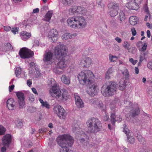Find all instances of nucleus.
Instances as JSON below:
<instances>
[{"mask_svg": "<svg viewBox=\"0 0 152 152\" xmlns=\"http://www.w3.org/2000/svg\"><path fill=\"white\" fill-rule=\"evenodd\" d=\"M31 25V22L30 21L28 20L27 23L26 27L28 28H29Z\"/></svg>", "mask_w": 152, "mask_h": 152, "instance_id": "obj_62", "label": "nucleus"}, {"mask_svg": "<svg viewBox=\"0 0 152 152\" xmlns=\"http://www.w3.org/2000/svg\"><path fill=\"white\" fill-rule=\"evenodd\" d=\"M147 67L149 69L152 70V62H149L147 64Z\"/></svg>", "mask_w": 152, "mask_h": 152, "instance_id": "obj_56", "label": "nucleus"}, {"mask_svg": "<svg viewBox=\"0 0 152 152\" xmlns=\"http://www.w3.org/2000/svg\"><path fill=\"white\" fill-rule=\"evenodd\" d=\"M147 45L146 43H145L143 45H142V48L141 49H139L140 51L144 52L147 49Z\"/></svg>", "mask_w": 152, "mask_h": 152, "instance_id": "obj_40", "label": "nucleus"}, {"mask_svg": "<svg viewBox=\"0 0 152 152\" xmlns=\"http://www.w3.org/2000/svg\"><path fill=\"white\" fill-rule=\"evenodd\" d=\"M65 2L67 3L68 5H70L73 2V0H65Z\"/></svg>", "mask_w": 152, "mask_h": 152, "instance_id": "obj_51", "label": "nucleus"}, {"mask_svg": "<svg viewBox=\"0 0 152 152\" xmlns=\"http://www.w3.org/2000/svg\"><path fill=\"white\" fill-rule=\"evenodd\" d=\"M58 32L56 29H53L51 30L49 33L48 35L50 38H51L53 41L56 40L57 36H58Z\"/></svg>", "mask_w": 152, "mask_h": 152, "instance_id": "obj_18", "label": "nucleus"}, {"mask_svg": "<svg viewBox=\"0 0 152 152\" xmlns=\"http://www.w3.org/2000/svg\"><path fill=\"white\" fill-rule=\"evenodd\" d=\"M31 90L35 94L38 95V93L36 89L34 88H31Z\"/></svg>", "mask_w": 152, "mask_h": 152, "instance_id": "obj_64", "label": "nucleus"}, {"mask_svg": "<svg viewBox=\"0 0 152 152\" xmlns=\"http://www.w3.org/2000/svg\"><path fill=\"white\" fill-rule=\"evenodd\" d=\"M126 84L123 80H121L119 83L118 88L120 90L123 91L126 87Z\"/></svg>", "mask_w": 152, "mask_h": 152, "instance_id": "obj_29", "label": "nucleus"}, {"mask_svg": "<svg viewBox=\"0 0 152 152\" xmlns=\"http://www.w3.org/2000/svg\"><path fill=\"white\" fill-rule=\"evenodd\" d=\"M19 28L17 27L12 28L11 30L12 31L14 34H15L16 33H18V31Z\"/></svg>", "mask_w": 152, "mask_h": 152, "instance_id": "obj_47", "label": "nucleus"}, {"mask_svg": "<svg viewBox=\"0 0 152 152\" xmlns=\"http://www.w3.org/2000/svg\"><path fill=\"white\" fill-rule=\"evenodd\" d=\"M109 118L108 115L107 114H105V115L103 116L102 119L104 121H106L108 120Z\"/></svg>", "mask_w": 152, "mask_h": 152, "instance_id": "obj_52", "label": "nucleus"}, {"mask_svg": "<svg viewBox=\"0 0 152 152\" xmlns=\"http://www.w3.org/2000/svg\"><path fill=\"white\" fill-rule=\"evenodd\" d=\"M95 101V104L97 105V106L99 107H102L103 104L102 102L98 101V100H94Z\"/></svg>", "mask_w": 152, "mask_h": 152, "instance_id": "obj_37", "label": "nucleus"}, {"mask_svg": "<svg viewBox=\"0 0 152 152\" xmlns=\"http://www.w3.org/2000/svg\"><path fill=\"white\" fill-rule=\"evenodd\" d=\"M89 88L87 90V93L92 96H94L96 94V86L93 83V81L91 83L86 85Z\"/></svg>", "mask_w": 152, "mask_h": 152, "instance_id": "obj_13", "label": "nucleus"}, {"mask_svg": "<svg viewBox=\"0 0 152 152\" xmlns=\"http://www.w3.org/2000/svg\"><path fill=\"white\" fill-rule=\"evenodd\" d=\"M72 36V35L70 34H65L62 36L61 38L62 39L64 40L71 38Z\"/></svg>", "mask_w": 152, "mask_h": 152, "instance_id": "obj_35", "label": "nucleus"}, {"mask_svg": "<svg viewBox=\"0 0 152 152\" xmlns=\"http://www.w3.org/2000/svg\"><path fill=\"white\" fill-rule=\"evenodd\" d=\"M114 72V69L113 67H111L109 68L108 70H107V73L109 75H111L113 74V73Z\"/></svg>", "mask_w": 152, "mask_h": 152, "instance_id": "obj_43", "label": "nucleus"}, {"mask_svg": "<svg viewBox=\"0 0 152 152\" xmlns=\"http://www.w3.org/2000/svg\"><path fill=\"white\" fill-rule=\"evenodd\" d=\"M123 132L126 134L128 141L131 144H133L135 142V138L133 133L130 132L126 124L124 125Z\"/></svg>", "mask_w": 152, "mask_h": 152, "instance_id": "obj_11", "label": "nucleus"}, {"mask_svg": "<svg viewBox=\"0 0 152 152\" xmlns=\"http://www.w3.org/2000/svg\"><path fill=\"white\" fill-rule=\"evenodd\" d=\"M118 10H110V11L108 12V14L111 17H114L118 14Z\"/></svg>", "mask_w": 152, "mask_h": 152, "instance_id": "obj_32", "label": "nucleus"}, {"mask_svg": "<svg viewBox=\"0 0 152 152\" xmlns=\"http://www.w3.org/2000/svg\"><path fill=\"white\" fill-rule=\"evenodd\" d=\"M94 75L89 70H86L81 72L78 74V79L80 84L84 85L89 84L92 82L94 79Z\"/></svg>", "mask_w": 152, "mask_h": 152, "instance_id": "obj_5", "label": "nucleus"}, {"mask_svg": "<svg viewBox=\"0 0 152 152\" xmlns=\"http://www.w3.org/2000/svg\"><path fill=\"white\" fill-rule=\"evenodd\" d=\"M16 96L18 99V103L19 108H23L25 107L24 96V94L21 91L16 92Z\"/></svg>", "mask_w": 152, "mask_h": 152, "instance_id": "obj_12", "label": "nucleus"}, {"mask_svg": "<svg viewBox=\"0 0 152 152\" xmlns=\"http://www.w3.org/2000/svg\"><path fill=\"white\" fill-rule=\"evenodd\" d=\"M138 5L134 2H131L127 3L126 7L128 9L131 10H137L138 8Z\"/></svg>", "mask_w": 152, "mask_h": 152, "instance_id": "obj_20", "label": "nucleus"}, {"mask_svg": "<svg viewBox=\"0 0 152 152\" xmlns=\"http://www.w3.org/2000/svg\"><path fill=\"white\" fill-rule=\"evenodd\" d=\"M74 98L75 99V104L78 108H82L84 107L83 103L80 97L77 94L74 95Z\"/></svg>", "mask_w": 152, "mask_h": 152, "instance_id": "obj_16", "label": "nucleus"}, {"mask_svg": "<svg viewBox=\"0 0 152 152\" xmlns=\"http://www.w3.org/2000/svg\"><path fill=\"white\" fill-rule=\"evenodd\" d=\"M21 69L19 67H17L16 68L15 73L16 77H18L21 74Z\"/></svg>", "mask_w": 152, "mask_h": 152, "instance_id": "obj_36", "label": "nucleus"}, {"mask_svg": "<svg viewBox=\"0 0 152 152\" xmlns=\"http://www.w3.org/2000/svg\"><path fill=\"white\" fill-rule=\"evenodd\" d=\"M115 39L118 43H121L122 41L121 39L118 37H117L115 38Z\"/></svg>", "mask_w": 152, "mask_h": 152, "instance_id": "obj_60", "label": "nucleus"}, {"mask_svg": "<svg viewBox=\"0 0 152 152\" xmlns=\"http://www.w3.org/2000/svg\"><path fill=\"white\" fill-rule=\"evenodd\" d=\"M48 144L49 146L52 149L53 148L54 146L55 145V143L53 142H52L51 143H48Z\"/></svg>", "mask_w": 152, "mask_h": 152, "instance_id": "obj_59", "label": "nucleus"}, {"mask_svg": "<svg viewBox=\"0 0 152 152\" xmlns=\"http://www.w3.org/2000/svg\"><path fill=\"white\" fill-rule=\"evenodd\" d=\"M28 20H25L23 21L22 22L25 28L26 27L27 23L28 21Z\"/></svg>", "mask_w": 152, "mask_h": 152, "instance_id": "obj_63", "label": "nucleus"}, {"mask_svg": "<svg viewBox=\"0 0 152 152\" xmlns=\"http://www.w3.org/2000/svg\"><path fill=\"white\" fill-rule=\"evenodd\" d=\"M72 129L74 132L77 134L80 133V130L79 126L78 125L75 124L74 126H73Z\"/></svg>", "mask_w": 152, "mask_h": 152, "instance_id": "obj_33", "label": "nucleus"}, {"mask_svg": "<svg viewBox=\"0 0 152 152\" xmlns=\"http://www.w3.org/2000/svg\"><path fill=\"white\" fill-rule=\"evenodd\" d=\"M116 83L114 82H108L103 85L102 87L101 92L105 97L113 95L116 91Z\"/></svg>", "mask_w": 152, "mask_h": 152, "instance_id": "obj_4", "label": "nucleus"}, {"mask_svg": "<svg viewBox=\"0 0 152 152\" xmlns=\"http://www.w3.org/2000/svg\"><path fill=\"white\" fill-rule=\"evenodd\" d=\"M54 111L60 118L65 119L66 118V113L65 110L61 106L57 105L54 107Z\"/></svg>", "mask_w": 152, "mask_h": 152, "instance_id": "obj_9", "label": "nucleus"}, {"mask_svg": "<svg viewBox=\"0 0 152 152\" xmlns=\"http://www.w3.org/2000/svg\"><path fill=\"white\" fill-rule=\"evenodd\" d=\"M20 35L22 39L24 41H26L31 36L30 33L26 31H23L21 32Z\"/></svg>", "mask_w": 152, "mask_h": 152, "instance_id": "obj_19", "label": "nucleus"}, {"mask_svg": "<svg viewBox=\"0 0 152 152\" xmlns=\"http://www.w3.org/2000/svg\"><path fill=\"white\" fill-rule=\"evenodd\" d=\"M92 63L91 59L88 57L86 58L82 61L80 65L82 67H88Z\"/></svg>", "mask_w": 152, "mask_h": 152, "instance_id": "obj_17", "label": "nucleus"}, {"mask_svg": "<svg viewBox=\"0 0 152 152\" xmlns=\"http://www.w3.org/2000/svg\"><path fill=\"white\" fill-rule=\"evenodd\" d=\"M61 80L64 83L68 85L70 83V79L69 77H66L64 75H62L61 77Z\"/></svg>", "mask_w": 152, "mask_h": 152, "instance_id": "obj_26", "label": "nucleus"}, {"mask_svg": "<svg viewBox=\"0 0 152 152\" xmlns=\"http://www.w3.org/2000/svg\"><path fill=\"white\" fill-rule=\"evenodd\" d=\"M67 23L69 26L73 28L77 27L83 28L87 25L86 21L82 16L70 18L67 19Z\"/></svg>", "mask_w": 152, "mask_h": 152, "instance_id": "obj_3", "label": "nucleus"}, {"mask_svg": "<svg viewBox=\"0 0 152 152\" xmlns=\"http://www.w3.org/2000/svg\"><path fill=\"white\" fill-rule=\"evenodd\" d=\"M7 47L9 50H12L13 49V47L11 44L9 43H8L6 44Z\"/></svg>", "mask_w": 152, "mask_h": 152, "instance_id": "obj_54", "label": "nucleus"}, {"mask_svg": "<svg viewBox=\"0 0 152 152\" xmlns=\"http://www.w3.org/2000/svg\"><path fill=\"white\" fill-rule=\"evenodd\" d=\"M111 122L112 124V125L114 126L115 125V123L116 121L117 117L114 113H111Z\"/></svg>", "mask_w": 152, "mask_h": 152, "instance_id": "obj_34", "label": "nucleus"}, {"mask_svg": "<svg viewBox=\"0 0 152 152\" xmlns=\"http://www.w3.org/2000/svg\"><path fill=\"white\" fill-rule=\"evenodd\" d=\"M50 91L56 95V98L63 102L66 101L70 97V96L68 95L66 91H64L63 93L62 92L61 94V91L59 89V86L57 85H54L50 89Z\"/></svg>", "mask_w": 152, "mask_h": 152, "instance_id": "obj_7", "label": "nucleus"}, {"mask_svg": "<svg viewBox=\"0 0 152 152\" xmlns=\"http://www.w3.org/2000/svg\"><path fill=\"white\" fill-rule=\"evenodd\" d=\"M11 136L10 134H7L3 137L2 140V143L4 147L1 148V152H5L6 150V147H8L11 141Z\"/></svg>", "mask_w": 152, "mask_h": 152, "instance_id": "obj_10", "label": "nucleus"}, {"mask_svg": "<svg viewBox=\"0 0 152 152\" xmlns=\"http://www.w3.org/2000/svg\"><path fill=\"white\" fill-rule=\"evenodd\" d=\"M136 137L138 140L142 144H145L146 142L144 138H143L140 133H137Z\"/></svg>", "mask_w": 152, "mask_h": 152, "instance_id": "obj_27", "label": "nucleus"}, {"mask_svg": "<svg viewBox=\"0 0 152 152\" xmlns=\"http://www.w3.org/2000/svg\"><path fill=\"white\" fill-rule=\"evenodd\" d=\"M139 112V110L137 108H132L131 111L129 113V117L130 118L135 117L138 115Z\"/></svg>", "mask_w": 152, "mask_h": 152, "instance_id": "obj_23", "label": "nucleus"}, {"mask_svg": "<svg viewBox=\"0 0 152 152\" xmlns=\"http://www.w3.org/2000/svg\"><path fill=\"white\" fill-rule=\"evenodd\" d=\"M77 13L82 15H85L87 12L86 9L83 7H77Z\"/></svg>", "mask_w": 152, "mask_h": 152, "instance_id": "obj_25", "label": "nucleus"}, {"mask_svg": "<svg viewBox=\"0 0 152 152\" xmlns=\"http://www.w3.org/2000/svg\"><path fill=\"white\" fill-rule=\"evenodd\" d=\"M124 75L126 78L128 77L129 76V72L127 69H126L124 70V71L122 73Z\"/></svg>", "mask_w": 152, "mask_h": 152, "instance_id": "obj_46", "label": "nucleus"}, {"mask_svg": "<svg viewBox=\"0 0 152 152\" xmlns=\"http://www.w3.org/2000/svg\"><path fill=\"white\" fill-rule=\"evenodd\" d=\"M19 55L21 58L25 59L31 57L34 55V53L26 48L21 49L19 52Z\"/></svg>", "mask_w": 152, "mask_h": 152, "instance_id": "obj_8", "label": "nucleus"}, {"mask_svg": "<svg viewBox=\"0 0 152 152\" xmlns=\"http://www.w3.org/2000/svg\"><path fill=\"white\" fill-rule=\"evenodd\" d=\"M58 144L62 148L71 147L74 142L72 137L68 134H63L58 136L56 139Z\"/></svg>", "mask_w": 152, "mask_h": 152, "instance_id": "obj_6", "label": "nucleus"}, {"mask_svg": "<svg viewBox=\"0 0 152 152\" xmlns=\"http://www.w3.org/2000/svg\"><path fill=\"white\" fill-rule=\"evenodd\" d=\"M88 133H95L101 130L102 124L96 118L94 117L89 118L86 122Z\"/></svg>", "mask_w": 152, "mask_h": 152, "instance_id": "obj_2", "label": "nucleus"}, {"mask_svg": "<svg viewBox=\"0 0 152 152\" xmlns=\"http://www.w3.org/2000/svg\"><path fill=\"white\" fill-rule=\"evenodd\" d=\"M5 132V129L3 126H0V135H2L4 134Z\"/></svg>", "mask_w": 152, "mask_h": 152, "instance_id": "obj_44", "label": "nucleus"}, {"mask_svg": "<svg viewBox=\"0 0 152 152\" xmlns=\"http://www.w3.org/2000/svg\"><path fill=\"white\" fill-rule=\"evenodd\" d=\"M23 126V124L22 122L21 121H19L17 125V126L19 128H21Z\"/></svg>", "mask_w": 152, "mask_h": 152, "instance_id": "obj_53", "label": "nucleus"}, {"mask_svg": "<svg viewBox=\"0 0 152 152\" xmlns=\"http://www.w3.org/2000/svg\"><path fill=\"white\" fill-rule=\"evenodd\" d=\"M44 105H42L43 107H45L46 108L49 109L50 108V105L46 102H45L44 103Z\"/></svg>", "mask_w": 152, "mask_h": 152, "instance_id": "obj_50", "label": "nucleus"}, {"mask_svg": "<svg viewBox=\"0 0 152 152\" xmlns=\"http://www.w3.org/2000/svg\"><path fill=\"white\" fill-rule=\"evenodd\" d=\"M16 103L14 99L12 98L8 99L6 102L7 107L10 110H13L16 108Z\"/></svg>", "mask_w": 152, "mask_h": 152, "instance_id": "obj_15", "label": "nucleus"}, {"mask_svg": "<svg viewBox=\"0 0 152 152\" xmlns=\"http://www.w3.org/2000/svg\"><path fill=\"white\" fill-rule=\"evenodd\" d=\"M53 53L51 51L45 52L43 55V60L45 63H48L49 62H52Z\"/></svg>", "mask_w": 152, "mask_h": 152, "instance_id": "obj_14", "label": "nucleus"}, {"mask_svg": "<svg viewBox=\"0 0 152 152\" xmlns=\"http://www.w3.org/2000/svg\"><path fill=\"white\" fill-rule=\"evenodd\" d=\"M130 45V43L127 41H124L123 44V46L124 48L127 49L128 50L129 49V47Z\"/></svg>", "mask_w": 152, "mask_h": 152, "instance_id": "obj_38", "label": "nucleus"}, {"mask_svg": "<svg viewBox=\"0 0 152 152\" xmlns=\"http://www.w3.org/2000/svg\"><path fill=\"white\" fill-rule=\"evenodd\" d=\"M53 14V12H52L48 11L45 15V17L43 18V20L46 21H49L51 19Z\"/></svg>", "mask_w": 152, "mask_h": 152, "instance_id": "obj_28", "label": "nucleus"}, {"mask_svg": "<svg viewBox=\"0 0 152 152\" xmlns=\"http://www.w3.org/2000/svg\"><path fill=\"white\" fill-rule=\"evenodd\" d=\"M137 19L135 16H131L129 18V22L132 25H135L137 23Z\"/></svg>", "mask_w": 152, "mask_h": 152, "instance_id": "obj_31", "label": "nucleus"}, {"mask_svg": "<svg viewBox=\"0 0 152 152\" xmlns=\"http://www.w3.org/2000/svg\"><path fill=\"white\" fill-rule=\"evenodd\" d=\"M14 85H12L10 86H9V91L10 92H11L14 89Z\"/></svg>", "mask_w": 152, "mask_h": 152, "instance_id": "obj_58", "label": "nucleus"}, {"mask_svg": "<svg viewBox=\"0 0 152 152\" xmlns=\"http://www.w3.org/2000/svg\"><path fill=\"white\" fill-rule=\"evenodd\" d=\"M34 96L33 95L29 97V100L31 102H32L34 101Z\"/></svg>", "mask_w": 152, "mask_h": 152, "instance_id": "obj_61", "label": "nucleus"}, {"mask_svg": "<svg viewBox=\"0 0 152 152\" xmlns=\"http://www.w3.org/2000/svg\"><path fill=\"white\" fill-rule=\"evenodd\" d=\"M47 131V129L45 128H42L40 129L39 130V132L42 133L46 132Z\"/></svg>", "mask_w": 152, "mask_h": 152, "instance_id": "obj_57", "label": "nucleus"}, {"mask_svg": "<svg viewBox=\"0 0 152 152\" xmlns=\"http://www.w3.org/2000/svg\"><path fill=\"white\" fill-rule=\"evenodd\" d=\"M4 28L5 30L7 31H9L11 30V28L9 26H4Z\"/></svg>", "mask_w": 152, "mask_h": 152, "instance_id": "obj_55", "label": "nucleus"}, {"mask_svg": "<svg viewBox=\"0 0 152 152\" xmlns=\"http://www.w3.org/2000/svg\"><path fill=\"white\" fill-rule=\"evenodd\" d=\"M69 11L70 12L75 14L77 13V8L76 6H73L72 8H70L69 10Z\"/></svg>", "mask_w": 152, "mask_h": 152, "instance_id": "obj_39", "label": "nucleus"}, {"mask_svg": "<svg viewBox=\"0 0 152 152\" xmlns=\"http://www.w3.org/2000/svg\"><path fill=\"white\" fill-rule=\"evenodd\" d=\"M129 61L133 65H135L138 61L137 60H134L132 58H129Z\"/></svg>", "mask_w": 152, "mask_h": 152, "instance_id": "obj_48", "label": "nucleus"}, {"mask_svg": "<svg viewBox=\"0 0 152 152\" xmlns=\"http://www.w3.org/2000/svg\"><path fill=\"white\" fill-rule=\"evenodd\" d=\"M125 18L124 12L123 11H121L118 17V20L120 21V23H122V22L125 20Z\"/></svg>", "mask_w": 152, "mask_h": 152, "instance_id": "obj_24", "label": "nucleus"}, {"mask_svg": "<svg viewBox=\"0 0 152 152\" xmlns=\"http://www.w3.org/2000/svg\"><path fill=\"white\" fill-rule=\"evenodd\" d=\"M60 152H73L71 150H69L68 148H62L60 151Z\"/></svg>", "mask_w": 152, "mask_h": 152, "instance_id": "obj_45", "label": "nucleus"}, {"mask_svg": "<svg viewBox=\"0 0 152 152\" xmlns=\"http://www.w3.org/2000/svg\"><path fill=\"white\" fill-rule=\"evenodd\" d=\"M54 53L56 58L58 59V62L56 65L57 68H54L53 70L55 73L60 74L61 72L57 69H64L68 66L69 63V61L66 57V51L65 46L60 42L55 48Z\"/></svg>", "mask_w": 152, "mask_h": 152, "instance_id": "obj_1", "label": "nucleus"}, {"mask_svg": "<svg viewBox=\"0 0 152 152\" xmlns=\"http://www.w3.org/2000/svg\"><path fill=\"white\" fill-rule=\"evenodd\" d=\"M108 8L110 10H118L119 9V4L115 2H110L107 5Z\"/></svg>", "mask_w": 152, "mask_h": 152, "instance_id": "obj_21", "label": "nucleus"}, {"mask_svg": "<svg viewBox=\"0 0 152 152\" xmlns=\"http://www.w3.org/2000/svg\"><path fill=\"white\" fill-rule=\"evenodd\" d=\"M85 138H81L80 139V142L84 145V146H87L89 144V137L84 134Z\"/></svg>", "mask_w": 152, "mask_h": 152, "instance_id": "obj_22", "label": "nucleus"}, {"mask_svg": "<svg viewBox=\"0 0 152 152\" xmlns=\"http://www.w3.org/2000/svg\"><path fill=\"white\" fill-rule=\"evenodd\" d=\"M117 59V57L116 56L110 55L109 59L111 62H114Z\"/></svg>", "mask_w": 152, "mask_h": 152, "instance_id": "obj_41", "label": "nucleus"}, {"mask_svg": "<svg viewBox=\"0 0 152 152\" xmlns=\"http://www.w3.org/2000/svg\"><path fill=\"white\" fill-rule=\"evenodd\" d=\"M144 11L146 13L149 15V18L150 19L151 18V15L150 14L148 8L147 6H145L144 7Z\"/></svg>", "mask_w": 152, "mask_h": 152, "instance_id": "obj_42", "label": "nucleus"}, {"mask_svg": "<svg viewBox=\"0 0 152 152\" xmlns=\"http://www.w3.org/2000/svg\"><path fill=\"white\" fill-rule=\"evenodd\" d=\"M131 31L133 36H135L137 34L136 31L134 28H131Z\"/></svg>", "mask_w": 152, "mask_h": 152, "instance_id": "obj_49", "label": "nucleus"}, {"mask_svg": "<svg viewBox=\"0 0 152 152\" xmlns=\"http://www.w3.org/2000/svg\"><path fill=\"white\" fill-rule=\"evenodd\" d=\"M148 56V53L147 52H142L139 56V60L141 61L144 60H146Z\"/></svg>", "mask_w": 152, "mask_h": 152, "instance_id": "obj_30", "label": "nucleus"}]
</instances>
